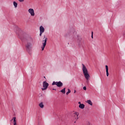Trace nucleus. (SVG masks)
Instances as JSON below:
<instances>
[{
	"label": "nucleus",
	"mask_w": 125,
	"mask_h": 125,
	"mask_svg": "<svg viewBox=\"0 0 125 125\" xmlns=\"http://www.w3.org/2000/svg\"><path fill=\"white\" fill-rule=\"evenodd\" d=\"M67 90L68 91L66 93V95H68L69 93H71V90L70 89H68Z\"/></svg>",
	"instance_id": "16"
},
{
	"label": "nucleus",
	"mask_w": 125,
	"mask_h": 125,
	"mask_svg": "<svg viewBox=\"0 0 125 125\" xmlns=\"http://www.w3.org/2000/svg\"><path fill=\"white\" fill-rule=\"evenodd\" d=\"M78 104H80V105H81V104H81V102H79L78 103Z\"/></svg>",
	"instance_id": "22"
},
{
	"label": "nucleus",
	"mask_w": 125,
	"mask_h": 125,
	"mask_svg": "<svg viewBox=\"0 0 125 125\" xmlns=\"http://www.w3.org/2000/svg\"><path fill=\"white\" fill-rule=\"evenodd\" d=\"M52 85H57L58 87H62L63 86V83L61 81L58 82L54 81L52 83Z\"/></svg>",
	"instance_id": "3"
},
{
	"label": "nucleus",
	"mask_w": 125,
	"mask_h": 125,
	"mask_svg": "<svg viewBox=\"0 0 125 125\" xmlns=\"http://www.w3.org/2000/svg\"><path fill=\"white\" fill-rule=\"evenodd\" d=\"M79 108H80V109H84V104H80L79 106Z\"/></svg>",
	"instance_id": "11"
},
{
	"label": "nucleus",
	"mask_w": 125,
	"mask_h": 125,
	"mask_svg": "<svg viewBox=\"0 0 125 125\" xmlns=\"http://www.w3.org/2000/svg\"><path fill=\"white\" fill-rule=\"evenodd\" d=\"M13 4L15 8H16V7H17V5H18V4L17 3V2H16L15 1L13 2Z\"/></svg>",
	"instance_id": "15"
},
{
	"label": "nucleus",
	"mask_w": 125,
	"mask_h": 125,
	"mask_svg": "<svg viewBox=\"0 0 125 125\" xmlns=\"http://www.w3.org/2000/svg\"><path fill=\"white\" fill-rule=\"evenodd\" d=\"M47 42V38L45 37V36H44L43 40L42 41V51H43L44 50V48L45 47V46L46 45Z\"/></svg>",
	"instance_id": "2"
},
{
	"label": "nucleus",
	"mask_w": 125,
	"mask_h": 125,
	"mask_svg": "<svg viewBox=\"0 0 125 125\" xmlns=\"http://www.w3.org/2000/svg\"><path fill=\"white\" fill-rule=\"evenodd\" d=\"M83 89H84V90H86V87L84 86V87H83Z\"/></svg>",
	"instance_id": "20"
},
{
	"label": "nucleus",
	"mask_w": 125,
	"mask_h": 125,
	"mask_svg": "<svg viewBox=\"0 0 125 125\" xmlns=\"http://www.w3.org/2000/svg\"><path fill=\"white\" fill-rule=\"evenodd\" d=\"M79 115H80L79 112H75L72 113V117H73L76 121H78V120H79Z\"/></svg>",
	"instance_id": "4"
},
{
	"label": "nucleus",
	"mask_w": 125,
	"mask_h": 125,
	"mask_svg": "<svg viewBox=\"0 0 125 125\" xmlns=\"http://www.w3.org/2000/svg\"><path fill=\"white\" fill-rule=\"evenodd\" d=\"M61 92H62V93H63V94H65V93H66V88H64L63 89H62L61 90Z\"/></svg>",
	"instance_id": "13"
},
{
	"label": "nucleus",
	"mask_w": 125,
	"mask_h": 125,
	"mask_svg": "<svg viewBox=\"0 0 125 125\" xmlns=\"http://www.w3.org/2000/svg\"><path fill=\"white\" fill-rule=\"evenodd\" d=\"M26 49L30 50L32 48V43L28 42L26 45Z\"/></svg>",
	"instance_id": "7"
},
{
	"label": "nucleus",
	"mask_w": 125,
	"mask_h": 125,
	"mask_svg": "<svg viewBox=\"0 0 125 125\" xmlns=\"http://www.w3.org/2000/svg\"><path fill=\"white\" fill-rule=\"evenodd\" d=\"M43 32H40V37H42V33H43Z\"/></svg>",
	"instance_id": "21"
},
{
	"label": "nucleus",
	"mask_w": 125,
	"mask_h": 125,
	"mask_svg": "<svg viewBox=\"0 0 125 125\" xmlns=\"http://www.w3.org/2000/svg\"><path fill=\"white\" fill-rule=\"evenodd\" d=\"M19 1H20V2H23V1H24V0H18Z\"/></svg>",
	"instance_id": "19"
},
{
	"label": "nucleus",
	"mask_w": 125,
	"mask_h": 125,
	"mask_svg": "<svg viewBox=\"0 0 125 125\" xmlns=\"http://www.w3.org/2000/svg\"><path fill=\"white\" fill-rule=\"evenodd\" d=\"M28 11L31 16H35V11H34V9L30 8L28 10Z\"/></svg>",
	"instance_id": "6"
},
{
	"label": "nucleus",
	"mask_w": 125,
	"mask_h": 125,
	"mask_svg": "<svg viewBox=\"0 0 125 125\" xmlns=\"http://www.w3.org/2000/svg\"><path fill=\"white\" fill-rule=\"evenodd\" d=\"M83 65L82 70L83 72V74L84 76L85 79L87 80V81H88L89 80V74H88V71H87V68H86V67H85V65H84L83 64Z\"/></svg>",
	"instance_id": "1"
},
{
	"label": "nucleus",
	"mask_w": 125,
	"mask_h": 125,
	"mask_svg": "<svg viewBox=\"0 0 125 125\" xmlns=\"http://www.w3.org/2000/svg\"><path fill=\"white\" fill-rule=\"evenodd\" d=\"M91 34H92V35H91V38H92V39H93V32H91Z\"/></svg>",
	"instance_id": "18"
},
{
	"label": "nucleus",
	"mask_w": 125,
	"mask_h": 125,
	"mask_svg": "<svg viewBox=\"0 0 125 125\" xmlns=\"http://www.w3.org/2000/svg\"><path fill=\"white\" fill-rule=\"evenodd\" d=\"M39 107H40V108H42L44 107V105H43V103H41L40 104H39Z\"/></svg>",
	"instance_id": "12"
},
{
	"label": "nucleus",
	"mask_w": 125,
	"mask_h": 125,
	"mask_svg": "<svg viewBox=\"0 0 125 125\" xmlns=\"http://www.w3.org/2000/svg\"><path fill=\"white\" fill-rule=\"evenodd\" d=\"M40 32L41 33H44V28L42 26L40 27Z\"/></svg>",
	"instance_id": "9"
},
{
	"label": "nucleus",
	"mask_w": 125,
	"mask_h": 125,
	"mask_svg": "<svg viewBox=\"0 0 125 125\" xmlns=\"http://www.w3.org/2000/svg\"><path fill=\"white\" fill-rule=\"evenodd\" d=\"M53 90H56V89L53 88Z\"/></svg>",
	"instance_id": "23"
},
{
	"label": "nucleus",
	"mask_w": 125,
	"mask_h": 125,
	"mask_svg": "<svg viewBox=\"0 0 125 125\" xmlns=\"http://www.w3.org/2000/svg\"><path fill=\"white\" fill-rule=\"evenodd\" d=\"M48 85H49V84H48L46 81H44L43 82V88H42V90H45V89H47Z\"/></svg>",
	"instance_id": "5"
},
{
	"label": "nucleus",
	"mask_w": 125,
	"mask_h": 125,
	"mask_svg": "<svg viewBox=\"0 0 125 125\" xmlns=\"http://www.w3.org/2000/svg\"><path fill=\"white\" fill-rule=\"evenodd\" d=\"M87 83H88V81H87Z\"/></svg>",
	"instance_id": "25"
},
{
	"label": "nucleus",
	"mask_w": 125,
	"mask_h": 125,
	"mask_svg": "<svg viewBox=\"0 0 125 125\" xmlns=\"http://www.w3.org/2000/svg\"><path fill=\"white\" fill-rule=\"evenodd\" d=\"M105 70L106 72V76L109 77V67H108V65H105Z\"/></svg>",
	"instance_id": "8"
},
{
	"label": "nucleus",
	"mask_w": 125,
	"mask_h": 125,
	"mask_svg": "<svg viewBox=\"0 0 125 125\" xmlns=\"http://www.w3.org/2000/svg\"><path fill=\"white\" fill-rule=\"evenodd\" d=\"M74 123L76 124V121L74 122Z\"/></svg>",
	"instance_id": "26"
},
{
	"label": "nucleus",
	"mask_w": 125,
	"mask_h": 125,
	"mask_svg": "<svg viewBox=\"0 0 125 125\" xmlns=\"http://www.w3.org/2000/svg\"><path fill=\"white\" fill-rule=\"evenodd\" d=\"M74 35H76V36L77 37V38H79V35H77V32H74Z\"/></svg>",
	"instance_id": "17"
},
{
	"label": "nucleus",
	"mask_w": 125,
	"mask_h": 125,
	"mask_svg": "<svg viewBox=\"0 0 125 125\" xmlns=\"http://www.w3.org/2000/svg\"><path fill=\"white\" fill-rule=\"evenodd\" d=\"M74 93H76V90H74Z\"/></svg>",
	"instance_id": "24"
},
{
	"label": "nucleus",
	"mask_w": 125,
	"mask_h": 125,
	"mask_svg": "<svg viewBox=\"0 0 125 125\" xmlns=\"http://www.w3.org/2000/svg\"><path fill=\"white\" fill-rule=\"evenodd\" d=\"M12 121H14V125H17L16 123V117H13Z\"/></svg>",
	"instance_id": "10"
},
{
	"label": "nucleus",
	"mask_w": 125,
	"mask_h": 125,
	"mask_svg": "<svg viewBox=\"0 0 125 125\" xmlns=\"http://www.w3.org/2000/svg\"><path fill=\"white\" fill-rule=\"evenodd\" d=\"M87 103H88V104H89V105H91V106H92V102H91L90 100H87Z\"/></svg>",
	"instance_id": "14"
}]
</instances>
